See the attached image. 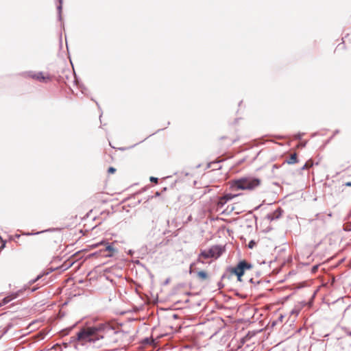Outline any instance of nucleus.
<instances>
[{"label": "nucleus", "mask_w": 351, "mask_h": 351, "mask_svg": "<svg viewBox=\"0 0 351 351\" xmlns=\"http://www.w3.org/2000/svg\"><path fill=\"white\" fill-rule=\"evenodd\" d=\"M217 287L219 289H221L224 287V285L221 281L217 282Z\"/></svg>", "instance_id": "f704fd0d"}, {"label": "nucleus", "mask_w": 351, "mask_h": 351, "mask_svg": "<svg viewBox=\"0 0 351 351\" xmlns=\"http://www.w3.org/2000/svg\"><path fill=\"white\" fill-rule=\"evenodd\" d=\"M149 180H150L151 182L157 183L158 180V178H156V177L151 176L149 178Z\"/></svg>", "instance_id": "7c9ffc66"}, {"label": "nucleus", "mask_w": 351, "mask_h": 351, "mask_svg": "<svg viewBox=\"0 0 351 351\" xmlns=\"http://www.w3.org/2000/svg\"><path fill=\"white\" fill-rule=\"evenodd\" d=\"M339 130H335L334 131L333 135L328 140V142H329L336 134L339 133Z\"/></svg>", "instance_id": "72a5a7b5"}, {"label": "nucleus", "mask_w": 351, "mask_h": 351, "mask_svg": "<svg viewBox=\"0 0 351 351\" xmlns=\"http://www.w3.org/2000/svg\"><path fill=\"white\" fill-rule=\"evenodd\" d=\"M13 326L14 325L12 322H8L6 326L2 328V334L1 335L0 338L6 334L13 327Z\"/></svg>", "instance_id": "dca6fc26"}, {"label": "nucleus", "mask_w": 351, "mask_h": 351, "mask_svg": "<svg viewBox=\"0 0 351 351\" xmlns=\"http://www.w3.org/2000/svg\"><path fill=\"white\" fill-rule=\"evenodd\" d=\"M27 288H28V287L27 285H25L23 287V288L18 290L17 291L12 292L10 294H9L8 295L4 297L0 302V306L7 304L12 300L20 297L21 295H22L23 294L24 291H25V290Z\"/></svg>", "instance_id": "39448f33"}, {"label": "nucleus", "mask_w": 351, "mask_h": 351, "mask_svg": "<svg viewBox=\"0 0 351 351\" xmlns=\"http://www.w3.org/2000/svg\"><path fill=\"white\" fill-rule=\"evenodd\" d=\"M226 203L227 202L222 196L218 197L216 200V204L217 207L220 208H222Z\"/></svg>", "instance_id": "a211bd4d"}, {"label": "nucleus", "mask_w": 351, "mask_h": 351, "mask_svg": "<svg viewBox=\"0 0 351 351\" xmlns=\"http://www.w3.org/2000/svg\"><path fill=\"white\" fill-rule=\"evenodd\" d=\"M314 165V162L312 160H307L305 164L301 167V170L306 169L309 167H312Z\"/></svg>", "instance_id": "412c9836"}, {"label": "nucleus", "mask_w": 351, "mask_h": 351, "mask_svg": "<svg viewBox=\"0 0 351 351\" xmlns=\"http://www.w3.org/2000/svg\"><path fill=\"white\" fill-rule=\"evenodd\" d=\"M350 210H351V209H350Z\"/></svg>", "instance_id": "338daca9"}, {"label": "nucleus", "mask_w": 351, "mask_h": 351, "mask_svg": "<svg viewBox=\"0 0 351 351\" xmlns=\"http://www.w3.org/2000/svg\"><path fill=\"white\" fill-rule=\"evenodd\" d=\"M62 230V228H48V229H46V230H42V231H38V232H35V233L27 232L25 234L27 235V236H30V235H34V234H42V233H44V232H60Z\"/></svg>", "instance_id": "1a4fd4ad"}, {"label": "nucleus", "mask_w": 351, "mask_h": 351, "mask_svg": "<svg viewBox=\"0 0 351 351\" xmlns=\"http://www.w3.org/2000/svg\"><path fill=\"white\" fill-rule=\"evenodd\" d=\"M135 263L137 264V265H142L141 263L140 262V261L137 260L136 261H135Z\"/></svg>", "instance_id": "603ef678"}, {"label": "nucleus", "mask_w": 351, "mask_h": 351, "mask_svg": "<svg viewBox=\"0 0 351 351\" xmlns=\"http://www.w3.org/2000/svg\"><path fill=\"white\" fill-rule=\"evenodd\" d=\"M224 250V247L222 245H214L208 249V252L211 254L212 258H218L222 255Z\"/></svg>", "instance_id": "423d86ee"}, {"label": "nucleus", "mask_w": 351, "mask_h": 351, "mask_svg": "<svg viewBox=\"0 0 351 351\" xmlns=\"http://www.w3.org/2000/svg\"><path fill=\"white\" fill-rule=\"evenodd\" d=\"M249 282L251 283V284H254V285H259L261 284V280H258L256 282H255V280H254L253 278H251L250 280H249Z\"/></svg>", "instance_id": "c85d7f7f"}, {"label": "nucleus", "mask_w": 351, "mask_h": 351, "mask_svg": "<svg viewBox=\"0 0 351 351\" xmlns=\"http://www.w3.org/2000/svg\"><path fill=\"white\" fill-rule=\"evenodd\" d=\"M200 167V165H197L196 168H199Z\"/></svg>", "instance_id": "e2e57ef3"}, {"label": "nucleus", "mask_w": 351, "mask_h": 351, "mask_svg": "<svg viewBox=\"0 0 351 351\" xmlns=\"http://www.w3.org/2000/svg\"><path fill=\"white\" fill-rule=\"evenodd\" d=\"M262 205H263V204H261L260 205L257 206L256 207H255L254 210H258L262 206Z\"/></svg>", "instance_id": "37998d69"}, {"label": "nucleus", "mask_w": 351, "mask_h": 351, "mask_svg": "<svg viewBox=\"0 0 351 351\" xmlns=\"http://www.w3.org/2000/svg\"><path fill=\"white\" fill-rule=\"evenodd\" d=\"M155 343V339L152 337H145L141 341L143 346H152Z\"/></svg>", "instance_id": "9b49d317"}, {"label": "nucleus", "mask_w": 351, "mask_h": 351, "mask_svg": "<svg viewBox=\"0 0 351 351\" xmlns=\"http://www.w3.org/2000/svg\"><path fill=\"white\" fill-rule=\"evenodd\" d=\"M121 332L123 331L119 327H116L112 323L106 322L95 326L82 328L75 337H71V341L96 343L100 339L108 338L109 342L116 343L118 342V339L114 336Z\"/></svg>", "instance_id": "f257e3e1"}, {"label": "nucleus", "mask_w": 351, "mask_h": 351, "mask_svg": "<svg viewBox=\"0 0 351 351\" xmlns=\"http://www.w3.org/2000/svg\"><path fill=\"white\" fill-rule=\"evenodd\" d=\"M155 134V133H153V134H149V136H152L153 134Z\"/></svg>", "instance_id": "0e129e2a"}, {"label": "nucleus", "mask_w": 351, "mask_h": 351, "mask_svg": "<svg viewBox=\"0 0 351 351\" xmlns=\"http://www.w3.org/2000/svg\"><path fill=\"white\" fill-rule=\"evenodd\" d=\"M149 277H150L152 279H153V278H154V274H152L150 272V273H149Z\"/></svg>", "instance_id": "5fc2aeb1"}, {"label": "nucleus", "mask_w": 351, "mask_h": 351, "mask_svg": "<svg viewBox=\"0 0 351 351\" xmlns=\"http://www.w3.org/2000/svg\"><path fill=\"white\" fill-rule=\"evenodd\" d=\"M117 169L114 167H110L108 169V173L109 174H113L116 172Z\"/></svg>", "instance_id": "cd10ccee"}, {"label": "nucleus", "mask_w": 351, "mask_h": 351, "mask_svg": "<svg viewBox=\"0 0 351 351\" xmlns=\"http://www.w3.org/2000/svg\"><path fill=\"white\" fill-rule=\"evenodd\" d=\"M169 280H170V279H169V278L166 279V280H165V281L164 282V285H167V284H169Z\"/></svg>", "instance_id": "a18cd8bd"}, {"label": "nucleus", "mask_w": 351, "mask_h": 351, "mask_svg": "<svg viewBox=\"0 0 351 351\" xmlns=\"http://www.w3.org/2000/svg\"><path fill=\"white\" fill-rule=\"evenodd\" d=\"M252 267L253 265L251 263L243 259L240 260L234 267L228 266L226 268V271L234 275L239 274L243 276L246 270H250L252 269Z\"/></svg>", "instance_id": "7ed1b4c3"}, {"label": "nucleus", "mask_w": 351, "mask_h": 351, "mask_svg": "<svg viewBox=\"0 0 351 351\" xmlns=\"http://www.w3.org/2000/svg\"><path fill=\"white\" fill-rule=\"evenodd\" d=\"M100 245H105V247L102 250L103 253V257L107 258V257H112L114 255V253H118V250L113 246L112 243H108L106 242L105 241H101L97 244L93 245V247H97Z\"/></svg>", "instance_id": "20e7f679"}, {"label": "nucleus", "mask_w": 351, "mask_h": 351, "mask_svg": "<svg viewBox=\"0 0 351 351\" xmlns=\"http://www.w3.org/2000/svg\"><path fill=\"white\" fill-rule=\"evenodd\" d=\"M306 143L307 142L306 141H304V142H301L298 144V147H304L306 145Z\"/></svg>", "instance_id": "c9c22d12"}, {"label": "nucleus", "mask_w": 351, "mask_h": 351, "mask_svg": "<svg viewBox=\"0 0 351 351\" xmlns=\"http://www.w3.org/2000/svg\"><path fill=\"white\" fill-rule=\"evenodd\" d=\"M275 324H276V322H273V324H272V325L274 326V325H275Z\"/></svg>", "instance_id": "69168bd1"}, {"label": "nucleus", "mask_w": 351, "mask_h": 351, "mask_svg": "<svg viewBox=\"0 0 351 351\" xmlns=\"http://www.w3.org/2000/svg\"><path fill=\"white\" fill-rule=\"evenodd\" d=\"M121 150H125V148H120Z\"/></svg>", "instance_id": "680f3d73"}, {"label": "nucleus", "mask_w": 351, "mask_h": 351, "mask_svg": "<svg viewBox=\"0 0 351 351\" xmlns=\"http://www.w3.org/2000/svg\"><path fill=\"white\" fill-rule=\"evenodd\" d=\"M41 82H47L48 80H51V77L49 75L45 76L42 71H39L36 73L35 79Z\"/></svg>", "instance_id": "9d476101"}, {"label": "nucleus", "mask_w": 351, "mask_h": 351, "mask_svg": "<svg viewBox=\"0 0 351 351\" xmlns=\"http://www.w3.org/2000/svg\"><path fill=\"white\" fill-rule=\"evenodd\" d=\"M103 253H104V252H102V250L101 249L98 251H96L95 252H93V253L88 254L87 258H90L92 257H103Z\"/></svg>", "instance_id": "aec40b11"}, {"label": "nucleus", "mask_w": 351, "mask_h": 351, "mask_svg": "<svg viewBox=\"0 0 351 351\" xmlns=\"http://www.w3.org/2000/svg\"><path fill=\"white\" fill-rule=\"evenodd\" d=\"M21 75L25 78L28 77V78L35 79L36 73L34 71H29L23 72Z\"/></svg>", "instance_id": "f3484780"}, {"label": "nucleus", "mask_w": 351, "mask_h": 351, "mask_svg": "<svg viewBox=\"0 0 351 351\" xmlns=\"http://www.w3.org/2000/svg\"><path fill=\"white\" fill-rule=\"evenodd\" d=\"M282 318H283V316H282V315H280V317H279V319H280V320H282Z\"/></svg>", "instance_id": "6e6d98bb"}, {"label": "nucleus", "mask_w": 351, "mask_h": 351, "mask_svg": "<svg viewBox=\"0 0 351 351\" xmlns=\"http://www.w3.org/2000/svg\"><path fill=\"white\" fill-rule=\"evenodd\" d=\"M261 180L254 176H243L231 181L230 188L232 191L254 190L261 184Z\"/></svg>", "instance_id": "f03ea898"}, {"label": "nucleus", "mask_w": 351, "mask_h": 351, "mask_svg": "<svg viewBox=\"0 0 351 351\" xmlns=\"http://www.w3.org/2000/svg\"><path fill=\"white\" fill-rule=\"evenodd\" d=\"M256 245V242L254 240H251L249 241L248 244H247V247L248 248L250 249H252Z\"/></svg>", "instance_id": "a878e982"}, {"label": "nucleus", "mask_w": 351, "mask_h": 351, "mask_svg": "<svg viewBox=\"0 0 351 351\" xmlns=\"http://www.w3.org/2000/svg\"><path fill=\"white\" fill-rule=\"evenodd\" d=\"M244 161H245V158H243V159H242V160H239V161L238 162V164H239V165H240V164H241L242 162H243Z\"/></svg>", "instance_id": "8fccbe9b"}, {"label": "nucleus", "mask_w": 351, "mask_h": 351, "mask_svg": "<svg viewBox=\"0 0 351 351\" xmlns=\"http://www.w3.org/2000/svg\"><path fill=\"white\" fill-rule=\"evenodd\" d=\"M221 168V167L220 166V167H215V169H220Z\"/></svg>", "instance_id": "4d7b16f0"}, {"label": "nucleus", "mask_w": 351, "mask_h": 351, "mask_svg": "<svg viewBox=\"0 0 351 351\" xmlns=\"http://www.w3.org/2000/svg\"><path fill=\"white\" fill-rule=\"evenodd\" d=\"M49 272H43L40 274H38L34 279L36 280V282H37L38 280H39L43 276H44L45 275H47L49 274Z\"/></svg>", "instance_id": "393cba45"}, {"label": "nucleus", "mask_w": 351, "mask_h": 351, "mask_svg": "<svg viewBox=\"0 0 351 351\" xmlns=\"http://www.w3.org/2000/svg\"><path fill=\"white\" fill-rule=\"evenodd\" d=\"M148 137H149V136H147V138H145V139H143V140H142V141H139L138 143H137L134 144V145L130 146L129 148H133V147H134L136 145H138V144H139V143H141L143 142L144 141H145Z\"/></svg>", "instance_id": "4c0bfd02"}, {"label": "nucleus", "mask_w": 351, "mask_h": 351, "mask_svg": "<svg viewBox=\"0 0 351 351\" xmlns=\"http://www.w3.org/2000/svg\"><path fill=\"white\" fill-rule=\"evenodd\" d=\"M303 135H304V133L298 132V133L295 134L294 138L295 140H300Z\"/></svg>", "instance_id": "bb28decb"}, {"label": "nucleus", "mask_w": 351, "mask_h": 351, "mask_svg": "<svg viewBox=\"0 0 351 351\" xmlns=\"http://www.w3.org/2000/svg\"><path fill=\"white\" fill-rule=\"evenodd\" d=\"M318 268H319V265H313L311 268L312 273H315L317 271Z\"/></svg>", "instance_id": "2f4dec72"}, {"label": "nucleus", "mask_w": 351, "mask_h": 351, "mask_svg": "<svg viewBox=\"0 0 351 351\" xmlns=\"http://www.w3.org/2000/svg\"><path fill=\"white\" fill-rule=\"evenodd\" d=\"M160 192H158V191L156 192V194H155V196H156V197H158V196H160Z\"/></svg>", "instance_id": "3c124183"}, {"label": "nucleus", "mask_w": 351, "mask_h": 351, "mask_svg": "<svg viewBox=\"0 0 351 351\" xmlns=\"http://www.w3.org/2000/svg\"><path fill=\"white\" fill-rule=\"evenodd\" d=\"M343 230L345 232H350L351 231V223H346L343 225Z\"/></svg>", "instance_id": "b1692460"}, {"label": "nucleus", "mask_w": 351, "mask_h": 351, "mask_svg": "<svg viewBox=\"0 0 351 351\" xmlns=\"http://www.w3.org/2000/svg\"><path fill=\"white\" fill-rule=\"evenodd\" d=\"M345 186H351V182H347L345 183Z\"/></svg>", "instance_id": "79ce46f5"}, {"label": "nucleus", "mask_w": 351, "mask_h": 351, "mask_svg": "<svg viewBox=\"0 0 351 351\" xmlns=\"http://www.w3.org/2000/svg\"><path fill=\"white\" fill-rule=\"evenodd\" d=\"M351 217V210L350 211V213L348 214V215L346 216V217L345 218V219H348Z\"/></svg>", "instance_id": "a19ab883"}, {"label": "nucleus", "mask_w": 351, "mask_h": 351, "mask_svg": "<svg viewBox=\"0 0 351 351\" xmlns=\"http://www.w3.org/2000/svg\"><path fill=\"white\" fill-rule=\"evenodd\" d=\"M283 212V210L280 207H278L273 213H268L266 215V219L270 221L278 219L281 217Z\"/></svg>", "instance_id": "0eeeda50"}, {"label": "nucleus", "mask_w": 351, "mask_h": 351, "mask_svg": "<svg viewBox=\"0 0 351 351\" xmlns=\"http://www.w3.org/2000/svg\"><path fill=\"white\" fill-rule=\"evenodd\" d=\"M3 242L2 245L0 246V250L3 249L5 247L6 241H1Z\"/></svg>", "instance_id": "58836bf2"}, {"label": "nucleus", "mask_w": 351, "mask_h": 351, "mask_svg": "<svg viewBox=\"0 0 351 351\" xmlns=\"http://www.w3.org/2000/svg\"><path fill=\"white\" fill-rule=\"evenodd\" d=\"M233 274H231V273H229L226 271V272L221 276V280H223L225 278H228V280H230Z\"/></svg>", "instance_id": "4be33fe9"}, {"label": "nucleus", "mask_w": 351, "mask_h": 351, "mask_svg": "<svg viewBox=\"0 0 351 351\" xmlns=\"http://www.w3.org/2000/svg\"><path fill=\"white\" fill-rule=\"evenodd\" d=\"M62 1L63 0H58L59 4L57 5L58 20L60 21H62Z\"/></svg>", "instance_id": "ddd939ff"}, {"label": "nucleus", "mask_w": 351, "mask_h": 351, "mask_svg": "<svg viewBox=\"0 0 351 351\" xmlns=\"http://www.w3.org/2000/svg\"><path fill=\"white\" fill-rule=\"evenodd\" d=\"M261 271H256V277H259L261 276Z\"/></svg>", "instance_id": "de8ad7c7"}, {"label": "nucleus", "mask_w": 351, "mask_h": 351, "mask_svg": "<svg viewBox=\"0 0 351 351\" xmlns=\"http://www.w3.org/2000/svg\"><path fill=\"white\" fill-rule=\"evenodd\" d=\"M193 265H194V263H191V265H190V271H189L190 274H191V272H192L191 267H193Z\"/></svg>", "instance_id": "864d4df0"}, {"label": "nucleus", "mask_w": 351, "mask_h": 351, "mask_svg": "<svg viewBox=\"0 0 351 351\" xmlns=\"http://www.w3.org/2000/svg\"><path fill=\"white\" fill-rule=\"evenodd\" d=\"M80 87H81L82 88H84V85H82Z\"/></svg>", "instance_id": "052dcab7"}, {"label": "nucleus", "mask_w": 351, "mask_h": 351, "mask_svg": "<svg viewBox=\"0 0 351 351\" xmlns=\"http://www.w3.org/2000/svg\"><path fill=\"white\" fill-rule=\"evenodd\" d=\"M240 195H241V193H238V194L226 193L222 197L224 198L226 202H228V201L232 199L234 197H237Z\"/></svg>", "instance_id": "6ab92c4d"}, {"label": "nucleus", "mask_w": 351, "mask_h": 351, "mask_svg": "<svg viewBox=\"0 0 351 351\" xmlns=\"http://www.w3.org/2000/svg\"><path fill=\"white\" fill-rule=\"evenodd\" d=\"M273 230V228L271 226H267L265 229L263 230L264 233H268L269 232Z\"/></svg>", "instance_id": "c756f323"}, {"label": "nucleus", "mask_w": 351, "mask_h": 351, "mask_svg": "<svg viewBox=\"0 0 351 351\" xmlns=\"http://www.w3.org/2000/svg\"><path fill=\"white\" fill-rule=\"evenodd\" d=\"M202 258L206 259L212 258L211 254L208 252V250H202L197 259V263L204 264V262L202 260Z\"/></svg>", "instance_id": "6e6552de"}, {"label": "nucleus", "mask_w": 351, "mask_h": 351, "mask_svg": "<svg viewBox=\"0 0 351 351\" xmlns=\"http://www.w3.org/2000/svg\"><path fill=\"white\" fill-rule=\"evenodd\" d=\"M306 302H304H304H303V306H305V305H306Z\"/></svg>", "instance_id": "bf43d9fd"}, {"label": "nucleus", "mask_w": 351, "mask_h": 351, "mask_svg": "<svg viewBox=\"0 0 351 351\" xmlns=\"http://www.w3.org/2000/svg\"><path fill=\"white\" fill-rule=\"evenodd\" d=\"M35 282H36L34 278L29 280L28 282V285H26L28 287V288L25 291L29 290V293H33V292L36 291V290H38L39 289V287L37 286H35V287H32V289L29 288V285H31Z\"/></svg>", "instance_id": "4468645a"}, {"label": "nucleus", "mask_w": 351, "mask_h": 351, "mask_svg": "<svg viewBox=\"0 0 351 351\" xmlns=\"http://www.w3.org/2000/svg\"><path fill=\"white\" fill-rule=\"evenodd\" d=\"M286 162H287V163H288L289 165H293V164L298 162V158L297 154L294 153L293 154L291 155L289 157V158L287 159Z\"/></svg>", "instance_id": "f8f14e48"}, {"label": "nucleus", "mask_w": 351, "mask_h": 351, "mask_svg": "<svg viewBox=\"0 0 351 351\" xmlns=\"http://www.w3.org/2000/svg\"><path fill=\"white\" fill-rule=\"evenodd\" d=\"M237 278V281L238 282H242L243 281V279H242V277L243 276V275H239V274H237V275H235Z\"/></svg>", "instance_id": "e433bc0d"}, {"label": "nucleus", "mask_w": 351, "mask_h": 351, "mask_svg": "<svg viewBox=\"0 0 351 351\" xmlns=\"http://www.w3.org/2000/svg\"><path fill=\"white\" fill-rule=\"evenodd\" d=\"M223 161V160H216L215 161H213V162H210L207 165V168H210L212 166H213L214 165H217V164H219L220 162H221Z\"/></svg>", "instance_id": "5701e85b"}, {"label": "nucleus", "mask_w": 351, "mask_h": 351, "mask_svg": "<svg viewBox=\"0 0 351 351\" xmlns=\"http://www.w3.org/2000/svg\"><path fill=\"white\" fill-rule=\"evenodd\" d=\"M181 173L184 174L185 176H187L189 174L188 172H184V171H182Z\"/></svg>", "instance_id": "09e8293b"}, {"label": "nucleus", "mask_w": 351, "mask_h": 351, "mask_svg": "<svg viewBox=\"0 0 351 351\" xmlns=\"http://www.w3.org/2000/svg\"><path fill=\"white\" fill-rule=\"evenodd\" d=\"M234 294H235L236 295H237V296L241 297V298L242 297V296H241V294H240L237 291H235Z\"/></svg>", "instance_id": "49530a36"}, {"label": "nucleus", "mask_w": 351, "mask_h": 351, "mask_svg": "<svg viewBox=\"0 0 351 351\" xmlns=\"http://www.w3.org/2000/svg\"><path fill=\"white\" fill-rule=\"evenodd\" d=\"M291 313H292V314L295 313L296 315H298V313H299V311L293 310V311H291Z\"/></svg>", "instance_id": "c03bdc74"}, {"label": "nucleus", "mask_w": 351, "mask_h": 351, "mask_svg": "<svg viewBox=\"0 0 351 351\" xmlns=\"http://www.w3.org/2000/svg\"><path fill=\"white\" fill-rule=\"evenodd\" d=\"M134 253V252L132 250H129L128 252V254L130 255V256H132Z\"/></svg>", "instance_id": "ea45409f"}, {"label": "nucleus", "mask_w": 351, "mask_h": 351, "mask_svg": "<svg viewBox=\"0 0 351 351\" xmlns=\"http://www.w3.org/2000/svg\"><path fill=\"white\" fill-rule=\"evenodd\" d=\"M163 130V129H158V130L156 131V132H160V130Z\"/></svg>", "instance_id": "13d9d810"}, {"label": "nucleus", "mask_w": 351, "mask_h": 351, "mask_svg": "<svg viewBox=\"0 0 351 351\" xmlns=\"http://www.w3.org/2000/svg\"><path fill=\"white\" fill-rule=\"evenodd\" d=\"M197 276L201 280H205L208 277L207 272L204 270L199 271L197 273Z\"/></svg>", "instance_id": "2eb2a0df"}, {"label": "nucleus", "mask_w": 351, "mask_h": 351, "mask_svg": "<svg viewBox=\"0 0 351 351\" xmlns=\"http://www.w3.org/2000/svg\"><path fill=\"white\" fill-rule=\"evenodd\" d=\"M342 329L345 331V332L350 337H351V331L349 330L347 328L343 327Z\"/></svg>", "instance_id": "473e14b6"}]
</instances>
